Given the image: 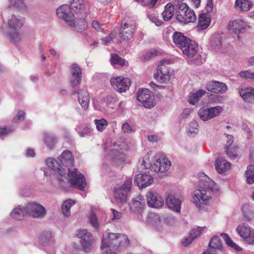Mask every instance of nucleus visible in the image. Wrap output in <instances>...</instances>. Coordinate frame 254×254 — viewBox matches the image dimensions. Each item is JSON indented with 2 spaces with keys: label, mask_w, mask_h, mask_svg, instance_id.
Listing matches in <instances>:
<instances>
[{
  "label": "nucleus",
  "mask_w": 254,
  "mask_h": 254,
  "mask_svg": "<svg viewBox=\"0 0 254 254\" xmlns=\"http://www.w3.org/2000/svg\"><path fill=\"white\" fill-rule=\"evenodd\" d=\"M203 189H196L192 194V201L199 210L204 208V205L209 199V196L207 195L205 189H210L214 192L218 190L214 182L209 178H205V180L202 183Z\"/></svg>",
  "instance_id": "nucleus-1"
},
{
  "label": "nucleus",
  "mask_w": 254,
  "mask_h": 254,
  "mask_svg": "<svg viewBox=\"0 0 254 254\" xmlns=\"http://www.w3.org/2000/svg\"><path fill=\"white\" fill-rule=\"evenodd\" d=\"M24 18L19 15L13 14L7 20L8 29L6 36L12 43L19 42L22 38L20 29L24 24Z\"/></svg>",
  "instance_id": "nucleus-2"
},
{
  "label": "nucleus",
  "mask_w": 254,
  "mask_h": 254,
  "mask_svg": "<svg viewBox=\"0 0 254 254\" xmlns=\"http://www.w3.org/2000/svg\"><path fill=\"white\" fill-rule=\"evenodd\" d=\"M130 245L129 240L127 236L124 234H118L116 233H109L107 239L104 237L102 239L101 249H105L108 247L113 248L128 247Z\"/></svg>",
  "instance_id": "nucleus-3"
},
{
  "label": "nucleus",
  "mask_w": 254,
  "mask_h": 254,
  "mask_svg": "<svg viewBox=\"0 0 254 254\" xmlns=\"http://www.w3.org/2000/svg\"><path fill=\"white\" fill-rule=\"evenodd\" d=\"M177 20L181 23L188 24L194 22L196 16L193 10L190 9L186 3H181L178 5L176 11Z\"/></svg>",
  "instance_id": "nucleus-4"
},
{
  "label": "nucleus",
  "mask_w": 254,
  "mask_h": 254,
  "mask_svg": "<svg viewBox=\"0 0 254 254\" xmlns=\"http://www.w3.org/2000/svg\"><path fill=\"white\" fill-rule=\"evenodd\" d=\"M68 181L70 184L80 190H84L87 183L83 175L80 173L77 169L70 170L68 169Z\"/></svg>",
  "instance_id": "nucleus-5"
},
{
  "label": "nucleus",
  "mask_w": 254,
  "mask_h": 254,
  "mask_svg": "<svg viewBox=\"0 0 254 254\" xmlns=\"http://www.w3.org/2000/svg\"><path fill=\"white\" fill-rule=\"evenodd\" d=\"M236 232L247 244L254 245V229L248 224L243 223L236 228Z\"/></svg>",
  "instance_id": "nucleus-6"
},
{
  "label": "nucleus",
  "mask_w": 254,
  "mask_h": 254,
  "mask_svg": "<svg viewBox=\"0 0 254 254\" xmlns=\"http://www.w3.org/2000/svg\"><path fill=\"white\" fill-rule=\"evenodd\" d=\"M57 16L64 20L68 25H74L73 18L75 15L71 7L67 4H63L59 7L56 10Z\"/></svg>",
  "instance_id": "nucleus-7"
},
{
  "label": "nucleus",
  "mask_w": 254,
  "mask_h": 254,
  "mask_svg": "<svg viewBox=\"0 0 254 254\" xmlns=\"http://www.w3.org/2000/svg\"><path fill=\"white\" fill-rule=\"evenodd\" d=\"M137 99L146 108H151L155 106L154 97L148 89H140L137 93Z\"/></svg>",
  "instance_id": "nucleus-8"
},
{
  "label": "nucleus",
  "mask_w": 254,
  "mask_h": 254,
  "mask_svg": "<svg viewBox=\"0 0 254 254\" xmlns=\"http://www.w3.org/2000/svg\"><path fill=\"white\" fill-rule=\"evenodd\" d=\"M131 186L132 180L128 179L121 187L115 189L114 196L117 202L124 203L127 201V193L130 191Z\"/></svg>",
  "instance_id": "nucleus-9"
},
{
  "label": "nucleus",
  "mask_w": 254,
  "mask_h": 254,
  "mask_svg": "<svg viewBox=\"0 0 254 254\" xmlns=\"http://www.w3.org/2000/svg\"><path fill=\"white\" fill-rule=\"evenodd\" d=\"M223 111V108L219 106L210 108L202 107L198 111L197 114L201 120L206 121L218 116Z\"/></svg>",
  "instance_id": "nucleus-10"
},
{
  "label": "nucleus",
  "mask_w": 254,
  "mask_h": 254,
  "mask_svg": "<svg viewBox=\"0 0 254 254\" xmlns=\"http://www.w3.org/2000/svg\"><path fill=\"white\" fill-rule=\"evenodd\" d=\"M76 235L80 239L81 244L86 252L92 249V236L86 229H80L76 232Z\"/></svg>",
  "instance_id": "nucleus-11"
},
{
  "label": "nucleus",
  "mask_w": 254,
  "mask_h": 254,
  "mask_svg": "<svg viewBox=\"0 0 254 254\" xmlns=\"http://www.w3.org/2000/svg\"><path fill=\"white\" fill-rule=\"evenodd\" d=\"M171 166V161L164 155H161L151 166L152 171L155 172H167Z\"/></svg>",
  "instance_id": "nucleus-12"
},
{
  "label": "nucleus",
  "mask_w": 254,
  "mask_h": 254,
  "mask_svg": "<svg viewBox=\"0 0 254 254\" xmlns=\"http://www.w3.org/2000/svg\"><path fill=\"white\" fill-rule=\"evenodd\" d=\"M26 206L27 215H29L33 217H43L46 214L45 207L39 204L30 202L28 203Z\"/></svg>",
  "instance_id": "nucleus-13"
},
{
  "label": "nucleus",
  "mask_w": 254,
  "mask_h": 254,
  "mask_svg": "<svg viewBox=\"0 0 254 254\" xmlns=\"http://www.w3.org/2000/svg\"><path fill=\"white\" fill-rule=\"evenodd\" d=\"M111 83L113 87L120 93L126 92L130 86V81L128 78L120 76L112 78L111 79Z\"/></svg>",
  "instance_id": "nucleus-14"
},
{
  "label": "nucleus",
  "mask_w": 254,
  "mask_h": 254,
  "mask_svg": "<svg viewBox=\"0 0 254 254\" xmlns=\"http://www.w3.org/2000/svg\"><path fill=\"white\" fill-rule=\"evenodd\" d=\"M146 200L148 205L151 207L158 208L164 205L163 198L155 192H148L146 194Z\"/></svg>",
  "instance_id": "nucleus-15"
},
{
  "label": "nucleus",
  "mask_w": 254,
  "mask_h": 254,
  "mask_svg": "<svg viewBox=\"0 0 254 254\" xmlns=\"http://www.w3.org/2000/svg\"><path fill=\"white\" fill-rule=\"evenodd\" d=\"M205 87L208 91L214 93H223L227 90L225 83L215 80L208 82Z\"/></svg>",
  "instance_id": "nucleus-16"
},
{
  "label": "nucleus",
  "mask_w": 254,
  "mask_h": 254,
  "mask_svg": "<svg viewBox=\"0 0 254 254\" xmlns=\"http://www.w3.org/2000/svg\"><path fill=\"white\" fill-rule=\"evenodd\" d=\"M225 135L227 139L224 147L225 152L231 159H234L239 157L238 148L236 146L230 147L234 141L233 136L228 134H225Z\"/></svg>",
  "instance_id": "nucleus-17"
},
{
  "label": "nucleus",
  "mask_w": 254,
  "mask_h": 254,
  "mask_svg": "<svg viewBox=\"0 0 254 254\" xmlns=\"http://www.w3.org/2000/svg\"><path fill=\"white\" fill-rule=\"evenodd\" d=\"M153 182V177L148 174H138L134 179V182L141 189L150 186Z\"/></svg>",
  "instance_id": "nucleus-18"
},
{
  "label": "nucleus",
  "mask_w": 254,
  "mask_h": 254,
  "mask_svg": "<svg viewBox=\"0 0 254 254\" xmlns=\"http://www.w3.org/2000/svg\"><path fill=\"white\" fill-rule=\"evenodd\" d=\"M183 54L188 58H191L196 55L198 52V46L197 43L193 41L189 40L181 49Z\"/></svg>",
  "instance_id": "nucleus-19"
},
{
  "label": "nucleus",
  "mask_w": 254,
  "mask_h": 254,
  "mask_svg": "<svg viewBox=\"0 0 254 254\" xmlns=\"http://www.w3.org/2000/svg\"><path fill=\"white\" fill-rule=\"evenodd\" d=\"M166 203L170 209L174 211H181L182 201L174 195L169 194L166 198Z\"/></svg>",
  "instance_id": "nucleus-20"
},
{
  "label": "nucleus",
  "mask_w": 254,
  "mask_h": 254,
  "mask_svg": "<svg viewBox=\"0 0 254 254\" xmlns=\"http://www.w3.org/2000/svg\"><path fill=\"white\" fill-rule=\"evenodd\" d=\"M135 25L125 23L120 30V35L124 40H127L132 37Z\"/></svg>",
  "instance_id": "nucleus-21"
},
{
  "label": "nucleus",
  "mask_w": 254,
  "mask_h": 254,
  "mask_svg": "<svg viewBox=\"0 0 254 254\" xmlns=\"http://www.w3.org/2000/svg\"><path fill=\"white\" fill-rule=\"evenodd\" d=\"M70 7L75 11L74 13L75 16H77L78 14L83 15V17L86 15L85 2L84 0H73Z\"/></svg>",
  "instance_id": "nucleus-22"
},
{
  "label": "nucleus",
  "mask_w": 254,
  "mask_h": 254,
  "mask_svg": "<svg viewBox=\"0 0 254 254\" xmlns=\"http://www.w3.org/2000/svg\"><path fill=\"white\" fill-rule=\"evenodd\" d=\"M172 38L174 43L181 50L187 42H189L190 39L179 32H174Z\"/></svg>",
  "instance_id": "nucleus-23"
},
{
  "label": "nucleus",
  "mask_w": 254,
  "mask_h": 254,
  "mask_svg": "<svg viewBox=\"0 0 254 254\" xmlns=\"http://www.w3.org/2000/svg\"><path fill=\"white\" fill-rule=\"evenodd\" d=\"M79 15L81 17H79V18L77 17L78 15L73 18V22L74 23V25L69 26L74 28L75 30L77 31L81 32L87 28L88 24L85 18L86 15L84 17L83 16V15Z\"/></svg>",
  "instance_id": "nucleus-24"
},
{
  "label": "nucleus",
  "mask_w": 254,
  "mask_h": 254,
  "mask_svg": "<svg viewBox=\"0 0 254 254\" xmlns=\"http://www.w3.org/2000/svg\"><path fill=\"white\" fill-rule=\"evenodd\" d=\"M47 165L52 169L58 171V173L61 176L66 174V171L63 167L62 164L59 163L58 161L52 158H49L46 160Z\"/></svg>",
  "instance_id": "nucleus-25"
},
{
  "label": "nucleus",
  "mask_w": 254,
  "mask_h": 254,
  "mask_svg": "<svg viewBox=\"0 0 254 254\" xmlns=\"http://www.w3.org/2000/svg\"><path fill=\"white\" fill-rule=\"evenodd\" d=\"M239 93L245 101L254 103V88L250 87L241 89Z\"/></svg>",
  "instance_id": "nucleus-26"
},
{
  "label": "nucleus",
  "mask_w": 254,
  "mask_h": 254,
  "mask_svg": "<svg viewBox=\"0 0 254 254\" xmlns=\"http://www.w3.org/2000/svg\"><path fill=\"white\" fill-rule=\"evenodd\" d=\"M215 166L219 174H223L230 168L231 164L225 159L218 158L215 161Z\"/></svg>",
  "instance_id": "nucleus-27"
},
{
  "label": "nucleus",
  "mask_w": 254,
  "mask_h": 254,
  "mask_svg": "<svg viewBox=\"0 0 254 254\" xmlns=\"http://www.w3.org/2000/svg\"><path fill=\"white\" fill-rule=\"evenodd\" d=\"M164 67L162 68L161 66H158L155 70L154 77L157 80L161 82L169 80L170 75L168 72L164 70Z\"/></svg>",
  "instance_id": "nucleus-28"
},
{
  "label": "nucleus",
  "mask_w": 254,
  "mask_h": 254,
  "mask_svg": "<svg viewBox=\"0 0 254 254\" xmlns=\"http://www.w3.org/2000/svg\"><path fill=\"white\" fill-rule=\"evenodd\" d=\"M59 159L63 166L69 167L73 164V158L71 152L68 150L63 152L61 155Z\"/></svg>",
  "instance_id": "nucleus-29"
},
{
  "label": "nucleus",
  "mask_w": 254,
  "mask_h": 254,
  "mask_svg": "<svg viewBox=\"0 0 254 254\" xmlns=\"http://www.w3.org/2000/svg\"><path fill=\"white\" fill-rule=\"evenodd\" d=\"M246 26L245 22L241 19H236L230 22L229 24L230 29L237 34H240L244 30Z\"/></svg>",
  "instance_id": "nucleus-30"
},
{
  "label": "nucleus",
  "mask_w": 254,
  "mask_h": 254,
  "mask_svg": "<svg viewBox=\"0 0 254 254\" xmlns=\"http://www.w3.org/2000/svg\"><path fill=\"white\" fill-rule=\"evenodd\" d=\"M90 101L89 95L86 90H81L78 92V102L84 110H86Z\"/></svg>",
  "instance_id": "nucleus-31"
},
{
  "label": "nucleus",
  "mask_w": 254,
  "mask_h": 254,
  "mask_svg": "<svg viewBox=\"0 0 254 254\" xmlns=\"http://www.w3.org/2000/svg\"><path fill=\"white\" fill-rule=\"evenodd\" d=\"M27 215L26 206L21 207L20 205L14 209L11 212V217L17 220H21L23 219L25 216Z\"/></svg>",
  "instance_id": "nucleus-32"
},
{
  "label": "nucleus",
  "mask_w": 254,
  "mask_h": 254,
  "mask_svg": "<svg viewBox=\"0 0 254 254\" xmlns=\"http://www.w3.org/2000/svg\"><path fill=\"white\" fill-rule=\"evenodd\" d=\"M252 2L249 0H236L235 1L236 9L241 11H248L252 7Z\"/></svg>",
  "instance_id": "nucleus-33"
},
{
  "label": "nucleus",
  "mask_w": 254,
  "mask_h": 254,
  "mask_svg": "<svg viewBox=\"0 0 254 254\" xmlns=\"http://www.w3.org/2000/svg\"><path fill=\"white\" fill-rule=\"evenodd\" d=\"M242 210L244 221L249 222L254 219V211L249 205H243Z\"/></svg>",
  "instance_id": "nucleus-34"
},
{
  "label": "nucleus",
  "mask_w": 254,
  "mask_h": 254,
  "mask_svg": "<svg viewBox=\"0 0 254 254\" xmlns=\"http://www.w3.org/2000/svg\"><path fill=\"white\" fill-rule=\"evenodd\" d=\"M210 19L205 13H202L199 15L197 27L201 30L206 29L209 25Z\"/></svg>",
  "instance_id": "nucleus-35"
},
{
  "label": "nucleus",
  "mask_w": 254,
  "mask_h": 254,
  "mask_svg": "<svg viewBox=\"0 0 254 254\" xmlns=\"http://www.w3.org/2000/svg\"><path fill=\"white\" fill-rule=\"evenodd\" d=\"M44 141L46 146L49 148H53L57 143V137L50 133H44Z\"/></svg>",
  "instance_id": "nucleus-36"
},
{
  "label": "nucleus",
  "mask_w": 254,
  "mask_h": 254,
  "mask_svg": "<svg viewBox=\"0 0 254 254\" xmlns=\"http://www.w3.org/2000/svg\"><path fill=\"white\" fill-rule=\"evenodd\" d=\"M148 222L155 228L159 229L162 225L163 222L162 218L157 214H152L148 218Z\"/></svg>",
  "instance_id": "nucleus-37"
},
{
  "label": "nucleus",
  "mask_w": 254,
  "mask_h": 254,
  "mask_svg": "<svg viewBox=\"0 0 254 254\" xmlns=\"http://www.w3.org/2000/svg\"><path fill=\"white\" fill-rule=\"evenodd\" d=\"M174 7L172 4L169 3L165 7V9L162 15L165 21L169 20L174 15Z\"/></svg>",
  "instance_id": "nucleus-38"
},
{
  "label": "nucleus",
  "mask_w": 254,
  "mask_h": 254,
  "mask_svg": "<svg viewBox=\"0 0 254 254\" xmlns=\"http://www.w3.org/2000/svg\"><path fill=\"white\" fill-rule=\"evenodd\" d=\"M75 203V201L71 199H68L64 202L62 209V212L65 216L67 217L70 216L71 214L70 211V208L74 205Z\"/></svg>",
  "instance_id": "nucleus-39"
},
{
  "label": "nucleus",
  "mask_w": 254,
  "mask_h": 254,
  "mask_svg": "<svg viewBox=\"0 0 254 254\" xmlns=\"http://www.w3.org/2000/svg\"><path fill=\"white\" fill-rule=\"evenodd\" d=\"M209 250H211L212 252L215 250H221L222 249V243L218 236H214L209 243Z\"/></svg>",
  "instance_id": "nucleus-40"
},
{
  "label": "nucleus",
  "mask_w": 254,
  "mask_h": 254,
  "mask_svg": "<svg viewBox=\"0 0 254 254\" xmlns=\"http://www.w3.org/2000/svg\"><path fill=\"white\" fill-rule=\"evenodd\" d=\"M205 92L204 90L199 89L195 93L190 94L189 99L190 103L193 105H195Z\"/></svg>",
  "instance_id": "nucleus-41"
},
{
  "label": "nucleus",
  "mask_w": 254,
  "mask_h": 254,
  "mask_svg": "<svg viewBox=\"0 0 254 254\" xmlns=\"http://www.w3.org/2000/svg\"><path fill=\"white\" fill-rule=\"evenodd\" d=\"M144 206V200L141 196H138L133 200L131 208L134 211H139L143 208Z\"/></svg>",
  "instance_id": "nucleus-42"
},
{
  "label": "nucleus",
  "mask_w": 254,
  "mask_h": 254,
  "mask_svg": "<svg viewBox=\"0 0 254 254\" xmlns=\"http://www.w3.org/2000/svg\"><path fill=\"white\" fill-rule=\"evenodd\" d=\"M245 177L248 184L251 185L254 183V165H251L247 167L245 172Z\"/></svg>",
  "instance_id": "nucleus-43"
},
{
  "label": "nucleus",
  "mask_w": 254,
  "mask_h": 254,
  "mask_svg": "<svg viewBox=\"0 0 254 254\" xmlns=\"http://www.w3.org/2000/svg\"><path fill=\"white\" fill-rule=\"evenodd\" d=\"M221 237L225 241L226 244L231 248L234 249L236 251L239 252L242 250L240 247L238 246L235 243H234L232 239L228 236L226 233H223L221 234Z\"/></svg>",
  "instance_id": "nucleus-44"
},
{
  "label": "nucleus",
  "mask_w": 254,
  "mask_h": 254,
  "mask_svg": "<svg viewBox=\"0 0 254 254\" xmlns=\"http://www.w3.org/2000/svg\"><path fill=\"white\" fill-rule=\"evenodd\" d=\"M94 122L96 125L97 129L100 132H102L104 130L108 125L107 121L103 118L99 120L95 119Z\"/></svg>",
  "instance_id": "nucleus-45"
},
{
  "label": "nucleus",
  "mask_w": 254,
  "mask_h": 254,
  "mask_svg": "<svg viewBox=\"0 0 254 254\" xmlns=\"http://www.w3.org/2000/svg\"><path fill=\"white\" fill-rule=\"evenodd\" d=\"M211 46L214 50H219L221 47V37L218 35H214L211 39Z\"/></svg>",
  "instance_id": "nucleus-46"
},
{
  "label": "nucleus",
  "mask_w": 254,
  "mask_h": 254,
  "mask_svg": "<svg viewBox=\"0 0 254 254\" xmlns=\"http://www.w3.org/2000/svg\"><path fill=\"white\" fill-rule=\"evenodd\" d=\"M111 63L112 64H117L122 66L125 65V60L117 54H112L111 57Z\"/></svg>",
  "instance_id": "nucleus-47"
},
{
  "label": "nucleus",
  "mask_w": 254,
  "mask_h": 254,
  "mask_svg": "<svg viewBox=\"0 0 254 254\" xmlns=\"http://www.w3.org/2000/svg\"><path fill=\"white\" fill-rule=\"evenodd\" d=\"M52 237V235L51 232H45L40 236V242L42 245L46 246L51 242Z\"/></svg>",
  "instance_id": "nucleus-48"
},
{
  "label": "nucleus",
  "mask_w": 254,
  "mask_h": 254,
  "mask_svg": "<svg viewBox=\"0 0 254 254\" xmlns=\"http://www.w3.org/2000/svg\"><path fill=\"white\" fill-rule=\"evenodd\" d=\"M89 219L92 226L95 229L98 230L99 226V221L94 212H91L89 217Z\"/></svg>",
  "instance_id": "nucleus-49"
},
{
  "label": "nucleus",
  "mask_w": 254,
  "mask_h": 254,
  "mask_svg": "<svg viewBox=\"0 0 254 254\" xmlns=\"http://www.w3.org/2000/svg\"><path fill=\"white\" fill-rule=\"evenodd\" d=\"M25 0H9L10 4L15 7L21 9H26L27 6L24 3Z\"/></svg>",
  "instance_id": "nucleus-50"
},
{
  "label": "nucleus",
  "mask_w": 254,
  "mask_h": 254,
  "mask_svg": "<svg viewBox=\"0 0 254 254\" xmlns=\"http://www.w3.org/2000/svg\"><path fill=\"white\" fill-rule=\"evenodd\" d=\"M239 75L244 79L254 80V71L250 70L242 71L239 73Z\"/></svg>",
  "instance_id": "nucleus-51"
},
{
  "label": "nucleus",
  "mask_w": 254,
  "mask_h": 254,
  "mask_svg": "<svg viewBox=\"0 0 254 254\" xmlns=\"http://www.w3.org/2000/svg\"><path fill=\"white\" fill-rule=\"evenodd\" d=\"M188 132L190 134H197L198 131V124L196 121L193 120L189 124Z\"/></svg>",
  "instance_id": "nucleus-52"
},
{
  "label": "nucleus",
  "mask_w": 254,
  "mask_h": 254,
  "mask_svg": "<svg viewBox=\"0 0 254 254\" xmlns=\"http://www.w3.org/2000/svg\"><path fill=\"white\" fill-rule=\"evenodd\" d=\"M71 73L72 77L81 76V70L80 67L75 64H72L71 66Z\"/></svg>",
  "instance_id": "nucleus-53"
},
{
  "label": "nucleus",
  "mask_w": 254,
  "mask_h": 254,
  "mask_svg": "<svg viewBox=\"0 0 254 254\" xmlns=\"http://www.w3.org/2000/svg\"><path fill=\"white\" fill-rule=\"evenodd\" d=\"M93 28L97 32H104V24L100 23L97 20H93L92 23Z\"/></svg>",
  "instance_id": "nucleus-54"
},
{
  "label": "nucleus",
  "mask_w": 254,
  "mask_h": 254,
  "mask_svg": "<svg viewBox=\"0 0 254 254\" xmlns=\"http://www.w3.org/2000/svg\"><path fill=\"white\" fill-rule=\"evenodd\" d=\"M116 33L114 32H112L109 35L107 36L106 37L102 39V43L104 44H108L110 43L112 41H113V39H114L116 37Z\"/></svg>",
  "instance_id": "nucleus-55"
},
{
  "label": "nucleus",
  "mask_w": 254,
  "mask_h": 254,
  "mask_svg": "<svg viewBox=\"0 0 254 254\" xmlns=\"http://www.w3.org/2000/svg\"><path fill=\"white\" fill-rule=\"evenodd\" d=\"M204 228V227H203V228ZM202 229V227H198L197 229L192 230L190 234V236L193 240H194L195 238L200 236Z\"/></svg>",
  "instance_id": "nucleus-56"
},
{
  "label": "nucleus",
  "mask_w": 254,
  "mask_h": 254,
  "mask_svg": "<svg viewBox=\"0 0 254 254\" xmlns=\"http://www.w3.org/2000/svg\"><path fill=\"white\" fill-rule=\"evenodd\" d=\"M24 116L25 113L23 111H19L13 120L15 122L22 121L24 119Z\"/></svg>",
  "instance_id": "nucleus-57"
},
{
  "label": "nucleus",
  "mask_w": 254,
  "mask_h": 254,
  "mask_svg": "<svg viewBox=\"0 0 254 254\" xmlns=\"http://www.w3.org/2000/svg\"><path fill=\"white\" fill-rule=\"evenodd\" d=\"M122 130L125 133H131L134 132V130L127 123L124 124L122 126Z\"/></svg>",
  "instance_id": "nucleus-58"
},
{
  "label": "nucleus",
  "mask_w": 254,
  "mask_h": 254,
  "mask_svg": "<svg viewBox=\"0 0 254 254\" xmlns=\"http://www.w3.org/2000/svg\"><path fill=\"white\" fill-rule=\"evenodd\" d=\"M163 222L164 223L168 224L171 223L174 220V217L171 215H163L162 217Z\"/></svg>",
  "instance_id": "nucleus-59"
},
{
  "label": "nucleus",
  "mask_w": 254,
  "mask_h": 254,
  "mask_svg": "<svg viewBox=\"0 0 254 254\" xmlns=\"http://www.w3.org/2000/svg\"><path fill=\"white\" fill-rule=\"evenodd\" d=\"M148 18L150 21L155 23V24L157 26L161 25L162 23V21L161 20L159 19L157 17L154 16V15H149L148 16Z\"/></svg>",
  "instance_id": "nucleus-60"
},
{
  "label": "nucleus",
  "mask_w": 254,
  "mask_h": 254,
  "mask_svg": "<svg viewBox=\"0 0 254 254\" xmlns=\"http://www.w3.org/2000/svg\"><path fill=\"white\" fill-rule=\"evenodd\" d=\"M73 79L70 80V83L73 86H77L81 81V76H76L72 77Z\"/></svg>",
  "instance_id": "nucleus-61"
},
{
  "label": "nucleus",
  "mask_w": 254,
  "mask_h": 254,
  "mask_svg": "<svg viewBox=\"0 0 254 254\" xmlns=\"http://www.w3.org/2000/svg\"><path fill=\"white\" fill-rule=\"evenodd\" d=\"M242 129L243 130L247 133L248 139L251 138L252 136L251 129L247 125L244 124L242 125Z\"/></svg>",
  "instance_id": "nucleus-62"
},
{
  "label": "nucleus",
  "mask_w": 254,
  "mask_h": 254,
  "mask_svg": "<svg viewBox=\"0 0 254 254\" xmlns=\"http://www.w3.org/2000/svg\"><path fill=\"white\" fill-rule=\"evenodd\" d=\"M112 211L113 214V219H120L122 217V213L119 212L114 209H112Z\"/></svg>",
  "instance_id": "nucleus-63"
},
{
  "label": "nucleus",
  "mask_w": 254,
  "mask_h": 254,
  "mask_svg": "<svg viewBox=\"0 0 254 254\" xmlns=\"http://www.w3.org/2000/svg\"><path fill=\"white\" fill-rule=\"evenodd\" d=\"M193 240L190 236L189 237H186L182 242V244L184 247H187L190 245Z\"/></svg>",
  "instance_id": "nucleus-64"
}]
</instances>
